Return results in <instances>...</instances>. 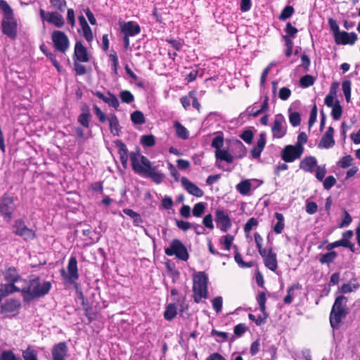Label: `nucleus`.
Masks as SVG:
<instances>
[{"mask_svg": "<svg viewBox=\"0 0 360 360\" xmlns=\"http://www.w3.org/2000/svg\"><path fill=\"white\" fill-rule=\"evenodd\" d=\"M51 286V283L49 281H44L39 277H36L31 279L28 285L22 288L21 292L25 300L30 301L48 294Z\"/></svg>", "mask_w": 360, "mask_h": 360, "instance_id": "obj_1", "label": "nucleus"}, {"mask_svg": "<svg viewBox=\"0 0 360 360\" xmlns=\"http://www.w3.org/2000/svg\"><path fill=\"white\" fill-rule=\"evenodd\" d=\"M0 9L4 13L1 22L3 33L11 39H15L17 35V21L14 18L13 9L4 0H0Z\"/></svg>", "mask_w": 360, "mask_h": 360, "instance_id": "obj_2", "label": "nucleus"}, {"mask_svg": "<svg viewBox=\"0 0 360 360\" xmlns=\"http://www.w3.org/2000/svg\"><path fill=\"white\" fill-rule=\"evenodd\" d=\"M207 275L202 271L198 272L193 277V299L196 303L200 302L207 297Z\"/></svg>", "mask_w": 360, "mask_h": 360, "instance_id": "obj_3", "label": "nucleus"}, {"mask_svg": "<svg viewBox=\"0 0 360 360\" xmlns=\"http://www.w3.org/2000/svg\"><path fill=\"white\" fill-rule=\"evenodd\" d=\"M346 303L347 298L345 296L341 295L336 298L330 315V323L333 328H338L346 316Z\"/></svg>", "mask_w": 360, "mask_h": 360, "instance_id": "obj_4", "label": "nucleus"}, {"mask_svg": "<svg viewBox=\"0 0 360 360\" xmlns=\"http://www.w3.org/2000/svg\"><path fill=\"white\" fill-rule=\"evenodd\" d=\"M130 160L134 172L143 176L153 167L151 162L139 153H131L130 154Z\"/></svg>", "mask_w": 360, "mask_h": 360, "instance_id": "obj_5", "label": "nucleus"}, {"mask_svg": "<svg viewBox=\"0 0 360 360\" xmlns=\"http://www.w3.org/2000/svg\"><path fill=\"white\" fill-rule=\"evenodd\" d=\"M165 252L167 256L175 255L178 259L182 261H187L189 258V254L185 245L178 239H174L169 243V245L165 248Z\"/></svg>", "mask_w": 360, "mask_h": 360, "instance_id": "obj_6", "label": "nucleus"}, {"mask_svg": "<svg viewBox=\"0 0 360 360\" xmlns=\"http://www.w3.org/2000/svg\"><path fill=\"white\" fill-rule=\"evenodd\" d=\"M15 210L14 198L7 194H4L0 199V214L8 221H10L13 217V214Z\"/></svg>", "mask_w": 360, "mask_h": 360, "instance_id": "obj_7", "label": "nucleus"}, {"mask_svg": "<svg viewBox=\"0 0 360 360\" xmlns=\"http://www.w3.org/2000/svg\"><path fill=\"white\" fill-rule=\"evenodd\" d=\"M68 271L64 269L60 271L61 276L69 283H73L79 278L77 261L75 257H70L68 264Z\"/></svg>", "mask_w": 360, "mask_h": 360, "instance_id": "obj_8", "label": "nucleus"}, {"mask_svg": "<svg viewBox=\"0 0 360 360\" xmlns=\"http://www.w3.org/2000/svg\"><path fill=\"white\" fill-rule=\"evenodd\" d=\"M51 39L57 51L65 53L69 49L70 40L63 32L60 30L53 31L51 34Z\"/></svg>", "mask_w": 360, "mask_h": 360, "instance_id": "obj_9", "label": "nucleus"}, {"mask_svg": "<svg viewBox=\"0 0 360 360\" xmlns=\"http://www.w3.org/2000/svg\"><path fill=\"white\" fill-rule=\"evenodd\" d=\"M304 150V148H299L295 145H287L281 152V158L285 162H292L301 158Z\"/></svg>", "mask_w": 360, "mask_h": 360, "instance_id": "obj_10", "label": "nucleus"}, {"mask_svg": "<svg viewBox=\"0 0 360 360\" xmlns=\"http://www.w3.org/2000/svg\"><path fill=\"white\" fill-rule=\"evenodd\" d=\"M214 219L217 227L222 232H227L232 226V222L228 212L221 209L216 210Z\"/></svg>", "mask_w": 360, "mask_h": 360, "instance_id": "obj_11", "label": "nucleus"}, {"mask_svg": "<svg viewBox=\"0 0 360 360\" xmlns=\"http://www.w3.org/2000/svg\"><path fill=\"white\" fill-rule=\"evenodd\" d=\"M271 131L274 139H281L285 135L287 125L285 117L282 115L278 114L275 116L271 125Z\"/></svg>", "mask_w": 360, "mask_h": 360, "instance_id": "obj_12", "label": "nucleus"}, {"mask_svg": "<svg viewBox=\"0 0 360 360\" xmlns=\"http://www.w3.org/2000/svg\"><path fill=\"white\" fill-rule=\"evenodd\" d=\"M13 229L15 235L22 237L25 240H33L36 236L35 233L25 225L22 219L15 220Z\"/></svg>", "mask_w": 360, "mask_h": 360, "instance_id": "obj_13", "label": "nucleus"}, {"mask_svg": "<svg viewBox=\"0 0 360 360\" xmlns=\"http://www.w3.org/2000/svg\"><path fill=\"white\" fill-rule=\"evenodd\" d=\"M39 15L43 22L46 21L56 27L60 28L65 24L63 17L58 12H49L40 9Z\"/></svg>", "mask_w": 360, "mask_h": 360, "instance_id": "obj_14", "label": "nucleus"}, {"mask_svg": "<svg viewBox=\"0 0 360 360\" xmlns=\"http://www.w3.org/2000/svg\"><path fill=\"white\" fill-rule=\"evenodd\" d=\"M91 55L86 47L81 41H77L74 48L73 60L80 63H88L90 60Z\"/></svg>", "mask_w": 360, "mask_h": 360, "instance_id": "obj_15", "label": "nucleus"}, {"mask_svg": "<svg viewBox=\"0 0 360 360\" xmlns=\"http://www.w3.org/2000/svg\"><path fill=\"white\" fill-rule=\"evenodd\" d=\"M262 181L257 179H245L238 183L236 188L237 191L242 195H249L251 189H255Z\"/></svg>", "mask_w": 360, "mask_h": 360, "instance_id": "obj_16", "label": "nucleus"}, {"mask_svg": "<svg viewBox=\"0 0 360 360\" xmlns=\"http://www.w3.org/2000/svg\"><path fill=\"white\" fill-rule=\"evenodd\" d=\"M264 259L265 266L272 271H275L278 267L276 254L271 248L259 253Z\"/></svg>", "mask_w": 360, "mask_h": 360, "instance_id": "obj_17", "label": "nucleus"}, {"mask_svg": "<svg viewBox=\"0 0 360 360\" xmlns=\"http://www.w3.org/2000/svg\"><path fill=\"white\" fill-rule=\"evenodd\" d=\"M21 304L17 300H8L1 305V313L8 316H15L19 313Z\"/></svg>", "mask_w": 360, "mask_h": 360, "instance_id": "obj_18", "label": "nucleus"}, {"mask_svg": "<svg viewBox=\"0 0 360 360\" xmlns=\"http://www.w3.org/2000/svg\"><path fill=\"white\" fill-rule=\"evenodd\" d=\"M80 28L78 29L79 34L82 36L88 43H91L94 40V34L92 30L87 23L84 16L79 15L78 17Z\"/></svg>", "mask_w": 360, "mask_h": 360, "instance_id": "obj_19", "label": "nucleus"}, {"mask_svg": "<svg viewBox=\"0 0 360 360\" xmlns=\"http://www.w3.org/2000/svg\"><path fill=\"white\" fill-rule=\"evenodd\" d=\"M120 26L121 32L124 35L134 37L139 34L141 32L140 26L133 21L120 22Z\"/></svg>", "mask_w": 360, "mask_h": 360, "instance_id": "obj_20", "label": "nucleus"}, {"mask_svg": "<svg viewBox=\"0 0 360 360\" xmlns=\"http://www.w3.org/2000/svg\"><path fill=\"white\" fill-rule=\"evenodd\" d=\"M334 38L337 44L353 45L357 39V35L354 32L348 33L345 31H340Z\"/></svg>", "mask_w": 360, "mask_h": 360, "instance_id": "obj_21", "label": "nucleus"}, {"mask_svg": "<svg viewBox=\"0 0 360 360\" xmlns=\"http://www.w3.org/2000/svg\"><path fill=\"white\" fill-rule=\"evenodd\" d=\"M181 183L184 189L191 195L197 198H200L203 195L204 193L202 189L191 182L186 177H182Z\"/></svg>", "mask_w": 360, "mask_h": 360, "instance_id": "obj_22", "label": "nucleus"}, {"mask_svg": "<svg viewBox=\"0 0 360 360\" xmlns=\"http://www.w3.org/2000/svg\"><path fill=\"white\" fill-rule=\"evenodd\" d=\"M334 129L332 127H329L326 133L322 136L318 147L319 148L328 149L335 145V140L333 139Z\"/></svg>", "mask_w": 360, "mask_h": 360, "instance_id": "obj_23", "label": "nucleus"}, {"mask_svg": "<svg viewBox=\"0 0 360 360\" xmlns=\"http://www.w3.org/2000/svg\"><path fill=\"white\" fill-rule=\"evenodd\" d=\"M318 166L317 160L314 156L305 157L300 162V169L309 173H314Z\"/></svg>", "mask_w": 360, "mask_h": 360, "instance_id": "obj_24", "label": "nucleus"}, {"mask_svg": "<svg viewBox=\"0 0 360 360\" xmlns=\"http://www.w3.org/2000/svg\"><path fill=\"white\" fill-rule=\"evenodd\" d=\"M68 347L65 342H60L54 346L52 350L53 360H65Z\"/></svg>", "mask_w": 360, "mask_h": 360, "instance_id": "obj_25", "label": "nucleus"}, {"mask_svg": "<svg viewBox=\"0 0 360 360\" xmlns=\"http://www.w3.org/2000/svg\"><path fill=\"white\" fill-rule=\"evenodd\" d=\"M95 95L100 99H101L103 102L107 103L109 106H111L114 108H117L120 105V102L117 98L112 94L110 92H108L106 95L103 94L100 91H96Z\"/></svg>", "mask_w": 360, "mask_h": 360, "instance_id": "obj_26", "label": "nucleus"}, {"mask_svg": "<svg viewBox=\"0 0 360 360\" xmlns=\"http://www.w3.org/2000/svg\"><path fill=\"white\" fill-rule=\"evenodd\" d=\"M266 144V135L261 134L259 139L257 141L256 145L251 150V155L254 158H257L260 156Z\"/></svg>", "mask_w": 360, "mask_h": 360, "instance_id": "obj_27", "label": "nucleus"}, {"mask_svg": "<svg viewBox=\"0 0 360 360\" xmlns=\"http://www.w3.org/2000/svg\"><path fill=\"white\" fill-rule=\"evenodd\" d=\"M146 177L150 178L153 181L157 184H160L163 181L165 174L159 171H157V167L153 166L148 172L144 175Z\"/></svg>", "mask_w": 360, "mask_h": 360, "instance_id": "obj_28", "label": "nucleus"}, {"mask_svg": "<svg viewBox=\"0 0 360 360\" xmlns=\"http://www.w3.org/2000/svg\"><path fill=\"white\" fill-rule=\"evenodd\" d=\"M21 290L14 283L8 282L6 284H0V293L3 297L15 292L21 291Z\"/></svg>", "mask_w": 360, "mask_h": 360, "instance_id": "obj_29", "label": "nucleus"}, {"mask_svg": "<svg viewBox=\"0 0 360 360\" xmlns=\"http://www.w3.org/2000/svg\"><path fill=\"white\" fill-rule=\"evenodd\" d=\"M4 279L11 283H18L20 278L15 268H8L4 273Z\"/></svg>", "mask_w": 360, "mask_h": 360, "instance_id": "obj_30", "label": "nucleus"}, {"mask_svg": "<svg viewBox=\"0 0 360 360\" xmlns=\"http://www.w3.org/2000/svg\"><path fill=\"white\" fill-rule=\"evenodd\" d=\"M174 127L175 129V132L177 137L184 140L188 139L189 132L188 129L179 122L175 121L174 122Z\"/></svg>", "mask_w": 360, "mask_h": 360, "instance_id": "obj_31", "label": "nucleus"}, {"mask_svg": "<svg viewBox=\"0 0 360 360\" xmlns=\"http://www.w3.org/2000/svg\"><path fill=\"white\" fill-rule=\"evenodd\" d=\"M215 157L217 160L225 161L228 163H231L234 160V156L225 149L215 151Z\"/></svg>", "mask_w": 360, "mask_h": 360, "instance_id": "obj_32", "label": "nucleus"}, {"mask_svg": "<svg viewBox=\"0 0 360 360\" xmlns=\"http://www.w3.org/2000/svg\"><path fill=\"white\" fill-rule=\"evenodd\" d=\"M335 96L336 87H333V85L330 89L329 94L326 96L324 99L325 104L329 108L333 107L335 105H336L337 102H339L337 99H335Z\"/></svg>", "mask_w": 360, "mask_h": 360, "instance_id": "obj_33", "label": "nucleus"}, {"mask_svg": "<svg viewBox=\"0 0 360 360\" xmlns=\"http://www.w3.org/2000/svg\"><path fill=\"white\" fill-rule=\"evenodd\" d=\"M108 120L109 122L111 133L115 136L118 135L120 131V125L117 117L114 114H111L108 116Z\"/></svg>", "mask_w": 360, "mask_h": 360, "instance_id": "obj_34", "label": "nucleus"}, {"mask_svg": "<svg viewBox=\"0 0 360 360\" xmlns=\"http://www.w3.org/2000/svg\"><path fill=\"white\" fill-rule=\"evenodd\" d=\"M301 285L299 283H295L288 288L287 290V295L284 297V302L285 304H290L295 297V290H300Z\"/></svg>", "mask_w": 360, "mask_h": 360, "instance_id": "obj_35", "label": "nucleus"}, {"mask_svg": "<svg viewBox=\"0 0 360 360\" xmlns=\"http://www.w3.org/2000/svg\"><path fill=\"white\" fill-rule=\"evenodd\" d=\"M177 314V309L175 304H169L166 307L164 317L167 321L172 320Z\"/></svg>", "mask_w": 360, "mask_h": 360, "instance_id": "obj_36", "label": "nucleus"}, {"mask_svg": "<svg viewBox=\"0 0 360 360\" xmlns=\"http://www.w3.org/2000/svg\"><path fill=\"white\" fill-rule=\"evenodd\" d=\"M275 217L277 222L274 226V231L276 233L279 234L283 231L285 226L284 217L281 213L278 212L275 213Z\"/></svg>", "mask_w": 360, "mask_h": 360, "instance_id": "obj_37", "label": "nucleus"}, {"mask_svg": "<svg viewBox=\"0 0 360 360\" xmlns=\"http://www.w3.org/2000/svg\"><path fill=\"white\" fill-rule=\"evenodd\" d=\"M131 120L135 124H143L146 120L142 112L136 110L131 114Z\"/></svg>", "mask_w": 360, "mask_h": 360, "instance_id": "obj_38", "label": "nucleus"}, {"mask_svg": "<svg viewBox=\"0 0 360 360\" xmlns=\"http://www.w3.org/2000/svg\"><path fill=\"white\" fill-rule=\"evenodd\" d=\"M359 285L355 281H350L348 283H345L341 286V292L342 293H349L355 291L358 289Z\"/></svg>", "mask_w": 360, "mask_h": 360, "instance_id": "obj_39", "label": "nucleus"}, {"mask_svg": "<svg viewBox=\"0 0 360 360\" xmlns=\"http://www.w3.org/2000/svg\"><path fill=\"white\" fill-rule=\"evenodd\" d=\"M338 255L335 251L329 252L326 254L321 255L319 259V261L322 264H328L333 262L335 259L337 257Z\"/></svg>", "mask_w": 360, "mask_h": 360, "instance_id": "obj_40", "label": "nucleus"}, {"mask_svg": "<svg viewBox=\"0 0 360 360\" xmlns=\"http://www.w3.org/2000/svg\"><path fill=\"white\" fill-rule=\"evenodd\" d=\"M351 85L349 80H345L342 84V91L347 103L350 102L351 100Z\"/></svg>", "mask_w": 360, "mask_h": 360, "instance_id": "obj_41", "label": "nucleus"}, {"mask_svg": "<svg viewBox=\"0 0 360 360\" xmlns=\"http://www.w3.org/2000/svg\"><path fill=\"white\" fill-rule=\"evenodd\" d=\"M315 78L310 75H306L300 78V86L307 88L310 86H312L314 84Z\"/></svg>", "mask_w": 360, "mask_h": 360, "instance_id": "obj_42", "label": "nucleus"}, {"mask_svg": "<svg viewBox=\"0 0 360 360\" xmlns=\"http://www.w3.org/2000/svg\"><path fill=\"white\" fill-rule=\"evenodd\" d=\"M91 115L87 110L85 112H83L82 114H80L78 117V122L80 123L83 127H89V119H90Z\"/></svg>", "mask_w": 360, "mask_h": 360, "instance_id": "obj_43", "label": "nucleus"}, {"mask_svg": "<svg viewBox=\"0 0 360 360\" xmlns=\"http://www.w3.org/2000/svg\"><path fill=\"white\" fill-rule=\"evenodd\" d=\"M331 116L333 120H338L342 116V108L340 104V102H337L336 105L331 108Z\"/></svg>", "mask_w": 360, "mask_h": 360, "instance_id": "obj_44", "label": "nucleus"}, {"mask_svg": "<svg viewBox=\"0 0 360 360\" xmlns=\"http://www.w3.org/2000/svg\"><path fill=\"white\" fill-rule=\"evenodd\" d=\"M22 356L25 360H38L37 352L30 347L23 351Z\"/></svg>", "mask_w": 360, "mask_h": 360, "instance_id": "obj_45", "label": "nucleus"}, {"mask_svg": "<svg viewBox=\"0 0 360 360\" xmlns=\"http://www.w3.org/2000/svg\"><path fill=\"white\" fill-rule=\"evenodd\" d=\"M212 146L215 148V151L221 150L224 146V138L221 135L215 136L212 141Z\"/></svg>", "mask_w": 360, "mask_h": 360, "instance_id": "obj_46", "label": "nucleus"}, {"mask_svg": "<svg viewBox=\"0 0 360 360\" xmlns=\"http://www.w3.org/2000/svg\"><path fill=\"white\" fill-rule=\"evenodd\" d=\"M314 173H315L316 178L319 181H323L324 177L326 174V165H319L318 167H316V168L315 169Z\"/></svg>", "mask_w": 360, "mask_h": 360, "instance_id": "obj_47", "label": "nucleus"}, {"mask_svg": "<svg viewBox=\"0 0 360 360\" xmlns=\"http://www.w3.org/2000/svg\"><path fill=\"white\" fill-rule=\"evenodd\" d=\"M233 239L234 237L233 236L228 234L221 237L219 240L221 243L225 245V249L227 251H229L233 243Z\"/></svg>", "mask_w": 360, "mask_h": 360, "instance_id": "obj_48", "label": "nucleus"}, {"mask_svg": "<svg viewBox=\"0 0 360 360\" xmlns=\"http://www.w3.org/2000/svg\"><path fill=\"white\" fill-rule=\"evenodd\" d=\"M212 307L217 314L221 311L223 299L221 296H217L212 300Z\"/></svg>", "mask_w": 360, "mask_h": 360, "instance_id": "obj_49", "label": "nucleus"}, {"mask_svg": "<svg viewBox=\"0 0 360 360\" xmlns=\"http://www.w3.org/2000/svg\"><path fill=\"white\" fill-rule=\"evenodd\" d=\"M205 210V205L203 202L196 203L193 208V214L195 217H199L202 216Z\"/></svg>", "mask_w": 360, "mask_h": 360, "instance_id": "obj_50", "label": "nucleus"}, {"mask_svg": "<svg viewBox=\"0 0 360 360\" xmlns=\"http://www.w3.org/2000/svg\"><path fill=\"white\" fill-rule=\"evenodd\" d=\"M141 143L146 146L151 147L155 145V140L153 135H145L141 138Z\"/></svg>", "mask_w": 360, "mask_h": 360, "instance_id": "obj_51", "label": "nucleus"}, {"mask_svg": "<svg viewBox=\"0 0 360 360\" xmlns=\"http://www.w3.org/2000/svg\"><path fill=\"white\" fill-rule=\"evenodd\" d=\"M49 1L54 8L60 11H63L67 6L65 0H49Z\"/></svg>", "mask_w": 360, "mask_h": 360, "instance_id": "obj_52", "label": "nucleus"}, {"mask_svg": "<svg viewBox=\"0 0 360 360\" xmlns=\"http://www.w3.org/2000/svg\"><path fill=\"white\" fill-rule=\"evenodd\" d=\"M294 13V8L291 6H287L282 11L279 19L282 20H285L289 18Z\"/></svg>", "mask_w": 360, "mask_h": 360, "instance_id": "obj_53", "label": "nucleus"}, {"mask_svg": "<svg viewBox=\"0 0 360 360\" xmlns=\"http://www.w3.org/2000/svg\"><path fill=\"white\" fill-rule=\"evenodd\" d=\"M257 224H258V221L255 218H254V217L250 218V219H248V221L246 222V224L245 225V227H244L245 233H250L252 229H254L255 227H256L257 226Z\"/></svg>", "mask_w": 360, "mask_h": 360, "instance_id": "obj_54", "label": "nucleus"}, {"mask_svg": "<svg viewBox=\"0 0 360 360\" xmlns=\"http://www.w3.org/2000/svg\"><path fill=\"white\" fill-rule=\"evenodd\" d=\"M308 136L305 132H301L299 134L297 142L295 144L299 148H304V145L307 142Z\"/></svg>", "mask_w": 360, "mask_h": 360, "instance_id": "obj_55", "label": "nucleus"}, {"mask_svg": "<svg viewBox=\"0 0 360 360\" xmlns=\"http://www.w3.org/2000/svg\"><path fill=\"white\" fill-rule=\"evenodd\" d=\"M353 158L351 155L342 157L338 162V165L342 168H347L351 166Z\"/></svg>", "mask_w": 360, "mask_h": 360, "instance_id": "obj_56", "label": "nucleus"}, {"mask_svg": "<svg viewBox=\"0 0 360 360\" xmlns=\"http://www.w3.org/2000/svg\"><path fill=\"white\" fill-rule=\"evenodd\" d=\"M258 304L259 306L260 311L262 313L265 312V303L266 300V295L264 292H260L257 297Z\"/></svg>", "mask_w": 360, "mask_h": 360, "instance_id": "obj_57", "label": "nucleus"}, {"mask_svg": "<svg viewBox=\"0 0 360 360\" xmlns=\"http://www.w3.org/2000/svg\"><path fill=\"white\" fill-rule=\"evenodd\" d=\"M120 98L122 102L127 103H131L134 99L133 94L129 91H122L120 93Z\"/></svg>", "mask_w": 360, "mask_h": 360, "instance_id": "obj_58", "label": "nucleus"}, {"mask_svg": "<svg viewBox=\"0 0 360 360\" xmlns=\"http://www.w3.org/2000/svg\"><path fill=\"white\" fill-rule=\"evenodd\" d=\"M323 181L324 188L329 190L335 184L336 179L333 176H328Z\"/></svg>", "mask_w": 360, "mask_h": 360, "instance_id": "obj_59", "label": "nucleus"}, {"mask_svg": "<svg viewBox=\"0 0 360 360\" xmlns=\"http://www.w3.org/2000/svg\"><path fill=\"white\" fill-rule=\"evenodd\" d=\"M289 120L292 126H298L300 124V114L297 112H291L289 115Z\"/></svg>", "mask_w": 360, "mask_h": 360, "instance_id": "obj_60", "label": "nucleus"}, {"mask_svg": "<svg viewBox=\"0 0 360 360\" xmlns=\"http://www.w3.org/2000/svg\"><path fill=\"white\" fill-rule=\"evenodd\" d=\"M202 224L206 228L212 230L214 229L212 215L211 214L205 215L203 218Z\"/></svg>", "mask_w": 360, "mask_h": 360, "instance_id": "obj_61", "label": "nucleus"}, {"mask_svg": "<svg viewBox=\"0 0 360 360\" xmlns=\"http://www.w3.org/2000/svg\"><path fill=\"white\" fill-rule=\"evenodd\" d=\"M291 95V91L287 87H282L278 92V97L283 101H286Z\"/></svg>", "mask_w": 360, "mask_h": 360, "instance_id": "obj_62", "label": "nucleus"}, {"mask_svg": "<svg viewBox=\"0 0 360 360\" xmlns=\"http://www.w3.org/2000/svg\"><path fill=\"white\" fill-rule=\"evenodd\" d=\"M94 110L100 122H105L107 120L106 115L97 105H94Z\"/></svg>", "mask_w": 360, "mask_h": 360, "instance_id": "obj_63", "label": "nucleus"}, {"mask_svg": "<svg viewBox=\"0 0 360 360\" xmlns=\"http://www.w3.org/2000/svg\"><path fill=\"white\" fill-rule=\"evenodd\" d=\"M0 360H18L11 351H4L1 353Z\"/></svg>", "mask_w": 360, "mask_h": 360, "instance_id": "obj_64", "label": "nucleus"}]
</instances>
